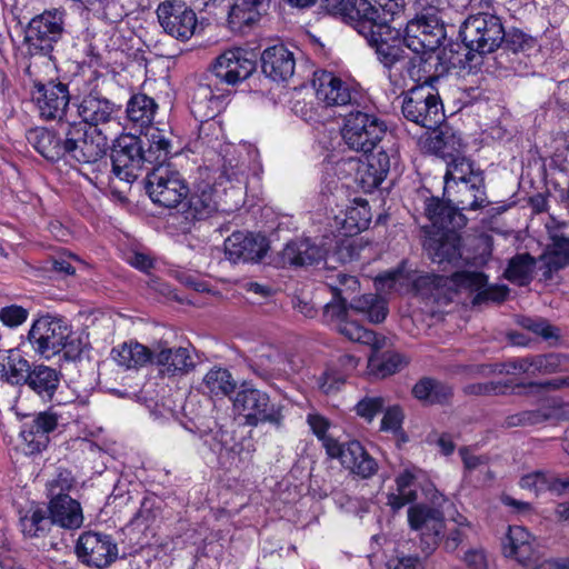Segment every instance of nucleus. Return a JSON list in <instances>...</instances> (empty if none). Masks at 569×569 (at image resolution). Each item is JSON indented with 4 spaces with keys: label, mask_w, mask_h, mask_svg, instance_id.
<instances>
[{
    "label": "nucleus",
    "mask_w": 569,
    "mask_h": 569,
    "mask_svg": "<svg viewBox=\"0 0 569 569\" xmlns=\"http://www.w3.org/2000/svg\"><path fill=\"white\" fill-rule=\"evenodd\" d=\"M377 6L371 4L372 13L362 17L360 34L368 39L370 46L376 49L379 61L387 70V76L395 87L403 84V70L411 77L419 73L418 59H410L403 53L400 43L399 30L388 23L401 9L399 0H376Z\"/></svg>",
    "instance_id": "obj_1"
},
{
    "label": "nucleus",
    "mask_w": 569,
    "mask_h": 569,
    "mask_svg": "<svg viewBox=\"0 0 569 569\" xmlns=\"http://www.w3.org/2000/svg\"><path fill=\"white\" fill-rule=\"evenodd\" d=\"M148 147L134 136H123L117 140L112 152V171L121 180H136L144 162L164 164L171 153L168 133L157 127H148L144 133Z\"/></svg>",
    "instance_id": "obj_2"
},
{
    "label": "nucleus",
    "mask_w": 569,
    "mask_h": 569,
    "mask_svg": "<svg viewBox=\"0 0 569 569\" xmlns=\"http://www.w3.org/2000/svg\"><path fill=\"white\" fill-rule=\"evenodd\" d=\"M199 124L196 148H220L221 169L217 183L222 186L223 181L243 183L247 178L248 162L256 157V150L250 146H233L221 143L223 138L222 126L216 118L197 119Z\"/></svg>",
    "instance_id": "obj_3"
},
{
    "label": "nucleus",
    "mask_w": 569,
    "mask_h": 569,
    "mask_svg": "<svg viewBox=\"0 0 569 569\" xmlns=\"http://www.w3.org/2000/svg\"><path fill=\"white\" fill-rule=\"evenodd\" d=\"M446 38V29L441 21L438 12L435 10H428L412 20H410L405 29L403 43L413 53L410 56L403 50V53L410 59H418L421 61L419 64V73L417 77H411L403 70V84L406 86V79L409 78L415 81H419L422 78V72H426L425 64L427 62V56L438 49L442 40ZM400 89V87H397Z\"/></svg>",
    "instance_id": "obj_4"
},
{
    "label": "nucleus",
    "mask_w": 569,
    "mask_h": 569,
    "mask_svg": "<svg viewBox=\"0 0 569 569\" xmlns=\"http://www.w3.org/2000/svg\"><path fill=\"white\" fill-rule=\"evenodd\" d=\"M66 156L81 163H94L108 149L107 136L100 129L87 128L82 122H63Z\"/></svg>",
    "instance_id": "obj_5"
},
{
    "label": "nucleus",
    "mask_w": 569,
    "mask_h": 569,
    "mask_svg": "<svg viewBox=\"0 0 569 569\" xmlns=\"http://www.w3.org/2000/svg\"><path fill=\"white\" fill-rule=\"evenodd\" d=\"M459 33L465 46L480 54L493 52L506 37L500 18L488 12L469 16Z\"/></svg>",
    "instance_id": "obj_6"
},
{
    "label": "nucleus",
    "mask_w": 569,
    "mask_h": 569,
    "mask_svg": "<svg viewBox=\"0 0 569 569\" xmlns=\"http://www.w3.org/2000/svg\"><path fill=\"white\" fill-rule=\"evenodd\" d=\"M386 129L376 114L357 110L345 117L341 136L349 149L368 153L381 141Z\"/></svg>",
    "instance_id": "obj_7"
},
{
    "label": "nucleus",
    "mask_w": 569,
    "mask_h": 569,
    "mask_svg": "<svg viewBox=\"0 0 569 569\" xmlns=\"http://www.w3.org/2000/svg\"><path fill=\"white\" fill-rule=\"evenodd\" d=\"M403 117L423 128L436 129L445 119L439 94L430 84L411 88L402 101Z\"/></svg>",
    "instance_id": "obj_8"
},
{
    "label": "nucleus",
    "mask_w": 569,
    "mask_h": 569,
    "mask_svg": "<svg viewBox=\"0 0 569 569\" xmlns=\"http://www.w3.org/2000/svg\"><path fill=\"white\" fill-rule=\"evenodd\" d=\"M64 12L60 9L46 10L33 17L26 30L24 46L31 56H47L63 32Z\"/></svg>",
    "instance_id": "obj_9"
},
{
    "label": "nucleus",
    "mask_w": 569,
    "mask_h": 569,
    "mask_svg": "<svg viewBox=\"0 0 569 569\" xmlns=\"http://www.w3.org/2000/svg\"><path fill=\"white\" fill-rule=\"evenodd\" d=\"M71 337L70 327L60 318L42 316L33 321L28 340L33 351L51 359L69 346Z\"/></svg>",
    "instance_id": "obj_10"
},
{
    "label": "nucleus",
    "mask_w": 569,
    "mask_h": 569,
    "mask_svg": "<svg viewBox=\"0 0 569 569\" xmlns=\"http://www.w3.org/2000/svg\"><path fill=\"white\" fill-rule=\"evenodd\" d=\"M147 192L154 203L176 208L189 193L180 172L170 163L158 164L147 177Z\"/></svg>",
    "instance_id": "obj_11"
},
{
    "label": "nucleus",
    "mask_w": 569,
    "mask_h": 569,
    "mask_svg": "<svg viewBox=\"0 0 569 569\" xmlns=\"http://www.w3.org/2000/svg\"><path fill=\"white\" fill-rule=\"evenodd\" d=\"M460 183L465 191L476 192L473 193V200H459L462 210H477L487 204L483 179L475 172L472 162L462 154L451 158L447 164L445 192L450 194L453 184Z\"/></svg>",
    "instance_id": "obj_12"
},
{
    "label": "nucleus",
    "mask_w": 569,
    "mask_h": 569,
    "mask_svg": "<svg viewBox=\"0 0 569 569\" xmlns=\"http://www.w3.org/2000/svg\"><path fill=\"white\" fill-rule=\"evenodd\" d=\"M233 409L243 416L248 426L269 422L277 428L282 425L281 407L271 403L269 396L256 388H242L233 398Z\"/></svg>",
    "instance_id": "obj_13"
},
{
    "label": "nucleus",
    "mask_w": 569,
    "mask_h": 569,
    "mask_svg": "<svg viewBox=\"0 0 569 569\" xmlns=\"http://www.w3.org/2000/svg\"><path fill=\"white\" fill-rule=\"evenodd\" d=\"M408 521L419 532L420 549L431 555L445 537L446 521L441 510L427 505H415L408 509Z\"/></svg>",
    "instance_id": "obj_14"
},
{
    "label": "nucleus",
    "mask_w": 569,
    "mask_h": 569,
    "mask_svg": "<svg viewBox=\"0 0 569 569\" xmlns=\"http://www.w3.org/2000/svg\"><path fill=\"white\" fill-rule=\"evenodd\" d=\"M254 54L240 47L229 48L211 64L213 74L228 84H236L249 78L256 70Z\"/></svg>",
    "instance_id": "obj_15"
},
{
    "label": "nucleus",
    "mask_w": 569,
    "mask_h": 569,
    "mask_svg": "<svg viewBox=\"0 0 569 569\" xmlns=\"http://www.w3.org/2000/svg\"><path fill=\"white\" fill-rule=\"evenodd\" d=\"M76 553L82 563L104 568L117 559L118 547L110 535L86 531L78 538Z\"/></svg>",
    "instance_id": "obj_16"
},
{
    "label": "nucleus",
    "mask_w": 569,
    "mask_h": 569,
    "mask_svg": "<svg viewBox=\"0 0 569 569\" xmlns=\"http://www.w3.org/2000/svg\"><path fill=\"white\" fill-rule=\"evenodd\" d=\"M327 455L330 458L338 459L343 468L363 479L372 477L378 470L376 459L357 440L348 442L329 441Z\"/></svg>",
    "instance_id": "obj_17"
},
{
    "label": "nucleus",
    "mask_w": 569,
    "mask_h": 569,
    "mask_svg": "<svg viewBox=\"0 0 569 569\" xmlns=\"http://www.w3.org/2000/svg\"><path fill=\"white\" fill-rule=\"evenodd\" d=\"M157 17L163 31L180 41L189 40L198 24L194 11L180 2L159 4Z\"/></svg>",
    "instance_id": "obj_18"
},
{
    "label": "nucleus",
    "mask_w": 569,
    "mask_h": 569,
    "mask_svg": "<svg viewBox=\"0 0 569 569\" xmlns=\"http://www.w3.org/2000/svg\"><path fill=\"white\" fill-rule=\"evenodd\" d=\"M32 101L42 119L61 123L70 102L68 87L61 82H37L32 90Z\"/></svg>",
    "instance_id": "obj_19"
},
{
    "label": "nucleus",
    "mask_w": 569,
    "mask_h": 569,
    "mask_svg": "<svg viewBox=\"0 0 569 569\" xmlns=\"http://www.w3.org/2000/svg\"><path fill=\"white\" fill-rule=\"evenodd\" d=\"M269 249L266 237L259 233L237 231L224 241V253L233 263L257 262Z\"/></svg>",
    "instance_id": "obj_20"
},
{
    "label": "nucleus",
    "mask_w": 569,
    "mask_h": 569,
    "mask_svg": "<svg viewBox=\"0 0 569 569\" xmlns=\"http://www.w3.org/2000/svg\"><path fill=\"white\" fill-rule=\"evenodd\" d=\"M451 282L457 290L476 292L472 303L480 305L487 301L501 302L509 292L506 286H488V277L478 271H460L453 273Z\"/></svg>",
    "instance_id": "obj_21"
},
{
    "label": "nucleus",
    "mask_w": 569,
    "mask_h": 569,
    "mask_svg": "<svg viewBox=\"0 0 569 569\" xmlns=\"http://www.w3.org/2000/svg\"><path fill=\"white\" fill-rule=\"evenodd\" d=\"M569 369V355L545 353L510 361L507 371L521 372L528 376H546L562 372Z\"/></svg>",
    "instance_id": "obj_22"
},
{
    "label": "nucleus",
    "mask_w": 569,
    "mask_h": 569,
    "mask_svg": "<svg viewBox=\"0 0 569 569\" xmlns=\"http://www.w3.org/2000/svg\"><path fill=\"white\" fill-rule=\"evenodd\" d=\"M317 100L325 106H346L355 100L353 88L332 72L316 73L313 80Z\"/></svg>",
    "instance_id": "obj_23"
},
{
    "label": "nucleus",
    "mask_w": 569,
    "mask_h": 569,
    "mask_svg": "<svg viewBox=\"0 0 569 569\" xmlns=\"http://www.w3.org/2000/svg\"><path fill=\"white\" fill-rule=\"evenodd\" d=\"M119 110L114 102L98 94L86 96L78 106L80 122L92 129L117 121Z\"/></svg>",
    "instance_id": "obj_24"
},
{
    "label": "nucleus",
    "mask_w": 569,
    "mask_h": 569,
    "mask_svg": "<svg viewBox=\"0 0 569 569\" xmlns=\"http://www.w3.org/2000/svg\"><path fill=\"white\" fill-rule=\"evenodd\" d=\"M423 248L429 258L439 264L457 263L461 259L460 237L450 228L427 237Z\"/></svg>",
    "instance_id": "obj_25"
},
{
    "label": "nucleus",
    "mask_w": 569,
    "mask_h": 569,
    "mask_svg": "<svg viewBox=\"0 0 569 569\" xmlns=\"http://www.w3.org/2000/svg\"><path fill=\"white\" fill-rule=\"evenodd\" d=\"M153 363L160 368L162 373L168 376L183 375L194 367V361L189 348H170L162 341L153 347Z\"/></svg>",
    "instance_id": "obj_26"
},
{
    "label": "nucleus",
    "mask_w": 569,
    "mask_h": 569,
    "mask_svg": "<svg viewBox=\"0 0 569 569\" xmlns=\"http://www.w3.org/2000/svg\"><path fill=\"white\" fill-rule=\"evenodd\" d=\"M293 53L283 44L267 48L261 54V68L266 77L273 81H286L295 73Z\"/></svg>",
    "instance_id": "obj_27"
},
{
    "label": "nucleus",
    "mask_w": 569,
    "mask_h": 569,
    "mask_svg": "<svg viewBox=\"0 0 569 569\" xmlns=\"http://www.w3.org/2000/svg\"><path fill=\"white\" fill-rule=\"evenodd\" d=\"M62 123L59 124L58 131L48 130L46 128H33L28 130V142L46 159L58 160L66 157L64 136L62 134Z\"/></svg>",
    "instance_id": "obj_28"
},
{
    "label": "nucleus",
    "mask_w": 569,
    "mask_h": 569,
    "mask_svg": "<svg viewBox=\"0 0 569 569\" xmlns=\"http://www.w3.org/2000/svg\"><path fill=\"white\" fill-rule=\"evenodd\" d=\"M321 8L328 14L351 23L359 33L362 17L373 14L368 0H321Z\"/></svg>",
    "instance_id": "obj_29"
},
{
    "label": "nucleus",
    "mask_w": 569,
    "mask_h": 569,
    "mask_svg": "<svg viewBox=\"0 0 569 569\" xmlns=\"http://www.w3.org/2000/svg\"><path fill=\"white\" fill-rule=\"evenodd\" d=\"M519 486L537 496L548 491L560 497L569 493V475L561 477L550 471H533L522 476Z\"/></svg>",
    "instance_id": "obj_30"
},
{
    "label": "nucleus",
    "mask_w": 569,
    "mask_h": 569,
    "mask_svg": "<svg viewBox=\"0 0 569 569\" xmlns=\"http://www.w3.org/2000/svg\"><path fill=\"white\" fill-rule=\"evenodd\" d=\"M327 257H329V250L325 244L319 246L310 239L291 241L282 250L283 261L293 266L319 263Z\"/></svg>",
    "instance_id": "obj_31"
},
{
    "label": "nucleus",
    "mask_w": 569,
    "mask_h": 569,
    "mask_svg": "<svg viewBox=\"0 0 569 569\" xmlns=\"http://www.w3.org/2000/svg\"><path fill=\"white\" fill-rule=\"evenodd\" d=\"M371 221L369 204L363 199H356L342 216H335V228L343 237L357 234L367 229Z\"/></svg>",
    "instance_id": "obj_32"
},
{
    "label": "nucleus",
    "mask_w": 569,
    "mask_h": 569,
    "mask_svg": "<svg viewBox=\"0 0 569 569\" xmlns=\"http://www.w3.org/2000/svg\"><path fill=\"white\" fill-rule=\"evenodd\" d=\"M503 553L527 565L535 560L533 538L525 527L510 526L502 542Z\"/></svg>",
    "instance_id": "obj_33"
},
{
    "label": "nucleus",
    "mask_w": 569,
    "mask_h": 569,
    "mask_svg": "<svg viewBox=\"0 0 569 569\" xmlns=\"http://www.w3.org/2000/svg\"><path fill=\"white\" fill-rule=\"evenodd\" d=\"M114 362L127 370H138L153 363V349L137 341L123 342L111 351Z\"/></svg>",
    "instance_id": "obj_34"
},
{
    "label": "nucleus",
    "mask_w": 569,
    "mask_h": 569,
    "mask_svg": "<svg viewBox=\"0 0 569 569\" xmlns=\"http://www.w3.org/2000/svg\"><path fill=\"white\" fill-rule=\"evenodd\" d=\"M50 519L66 529H77L83 522V515L80 503L71 497L50 498Z\"/></svg>",
    "instance_id": "obj_35"
},
{
    "label": "nucleus",
    "mask_w": 569,
    "mask_h": 569,
    "mask_svg": "<svg viewBox=\"0 0 569 569\" xmlns=\"http://www.w3.org/2000/svg\"><path fill=\"white\" fill-rule=\"evenodd\" d=\"M31 366L18 349L0 352V379L13 386L24 385Z\"/></svg>",
    "instance_id": "obj_36"
},
{
    "label": "nucleus",
    "mask_w": 569,
    "mask_h": 569,
    "mask_svg": "<svg viewBox=\"0 0 569 569\" xmlns=\"http://www.w3.org/2000/svg\"><path fill=\"white\" fill-rule=\"evenodd\" d=\"M223 108V97L213 91L211 86L200 83L194 89L190 110L196 119L216 118Z\"/></svg>",
    "instance_id": "obj_37"
},
{
    "label": "nucleus",
    "mask_w": 569,
    "mask_h": 569,
    "mask_svg": "<svg viewBox=\"0 0 569 569\" xmlns=\"http://www.w3.org/2000/svg\"><path fill=\"white\" fill-rule=\"evenodd\" d=\"M60 383L59 372L49 366L37 365L29 371L24 385L34 391L41 399L50 401Z\"/></svg>",
    "instance_id": "obj_38"
},
{
    "label": "nucleus",
    "mask_w": 569,
    "mask_h": 569,
    "mask_svg": "<svg viewBox=\"0 0 569 569\" xmlns=\"http://www.w3.org/2000/svg\"><path fill=\"white\" fill-rule=\"evenodd\" d=\"M261 0H236L229 11L228 22L231 30L244 33L261 17Z\"/></svg>",
    "instance_id": "obj_39"
},
{
    "label": "nucleus",
    "mask_w": 569,
    "mask_h": 569,
    "mask_svg": "<svg viewBox=\"0 0 569 569\" xmlns=\"http://www.w3.org/2000/svg\"><path fill=\"white\" fill-rule=\"evenodd\" d=\"M428 147L440 157L449 159L462 154L465 150L460 133L448 127L433 131L428 139Z\"/></svg>",
    "instance_id": "obj_40"
},
{
    "label": "nucleus",
    "mask_w": 569,
    "mask_h": 569,
    "mask_svg": "<svg viewBox=\"0 0 569 569\" xmlns=\"http://www.w3.org/2000/svg\"><path fill=\"white\" fill-rule=\"evenodd\" d=\"M236 381L229 370L221 367L211 368L203 377L201 389L216 398H223L236 389Z\"/></svg>",
    "instance_id": "obj_41"
},
{
    "label": "nucleus",
    "mask_w": 569,
    "mask_h": 569,
    "mask_svg": "<svg viewBox=\"0 0 569 569\" xmlns=\"http://www.w3.org/2000/svg\"><path fill=\"white\" fill-rule=\"evenodd\" d=\"M217 190L210 184L199 187L191 196L187 210V218L202 220L210 217L218 209Z\"/></svg>",
    "instance_id": "obj_42"
},
{
    "label": "nucleus",
    "mask_w": 569,
    "mask_h": 569,
    "mask_svg": "<svg viewBox=\"0 0 569 569\" xmlns=\"http://www.w3.org/2000/svg\"><path fill=\"white\" fill-rule=\"evenodd\" d=\"M158 104L156 101L144 94H133L127 103V117L128 119L138 124L141 128L151 127V122L157 112Z\"/></svg>",
    "instance_id": "obj_43"
},
{
    "label": "nucleus",
    "mask_w": 569,
    "mask_h": 569,
    "mask_svg": "<svg viewBox=\"0 0 569 569\" xmlns=\"http://www.w3.org/2000/svg\"><path fill=\"white\" fill-rule=\"evenodd\" d=\"M552 249L548 256V266L559 269L569 263V223L561 222L550 230Z\"/></svg>",
    "instance_id": "obj_44"
},
{
    "label": "nucleus",
    "mask_w": 569,
    "mask_h": 569,
    "mask_svg": "<svg viewBox=\"0 0 569 569\" xmlns=\"http://www.w3.org/2000/svg\"><path fill=\"white\" fill-rule=\"evenodd\" d=\"M349 308L358 313L363 315L373 323L383 321L387 317L386 301L372 293L363 295L349 299Z\"/></svg>",
    "instance_id": "obj_45"
},
{
    "label": "nucleus",
    "mask_w": 569,
    "mask_h": 569,
    "mask_svg": "<svg viewBox=\"0 0 569 569\" xmlns=\"http://www.w3.org/2000/svg\"><path fill=\"white\" fill-rule=\"evenodd\" d=\"M406 363L407 360L400 353L378 355V351L372 349V355L368 359V371L376 378H386L399 371Z\"/></svg>",
    "instance_id": "obj_46"
},
{
    "label": "nucleus",
    "mask_w": 569,
    "mask_h": 569,
    "mask_svg": "<svg viewBox=\"0 0 569 569\" xmlns=\"http://www.w3.org/2000/svg\"><path fill=\"white\" fill-rule=\"evenodd\" d=\"M425 214L437 231L456 227L453 220L458 217L456 209L439 198L431 197L425 202Z\"/></svg>",
    "instance_id": "obj_47"
},
{
    "label": "nucleus",
    "mask_w": 569,
    "mask_h": 569,
    "mask_svg": "<svg viewBox=\"0 0 569 569\" xmlns=\"http://www.w3.org/2000/svg\"><path fill=\"white\" fill-rule=\"evenodd\" d=\"M325 283L335 298L342 300L351 299L360 287L356 276L348 274L341 270H329L325 277Z\"/></svg>",
    "instance_id": "obj_48"
},
{
    "label": "nucleus",
    "mask_w": 569,
    "mask_h": 569,
    "mask_svg": "<svg viewBox=\"0 0 569 569\" xmlns=\"http://www.w3.org/2000/svg\"><path fill=\"white\" fill-rule=\"evenodd\" d=\"M416 471L406 469L396 478L397 491L388 495V505L398 510L416 499Z\"/></svg>",
    "instance_id": "obj_49"
},
{
    "label": "nucleus",
    "mask_w": 569,
    "mask_h": 569,
    "mask_svg": "<svg viewBox=\"0 0 569 569\" xmlns=\"http://www.w3.org/2000/svg\"><path fill=\"white\" fill-rule=\"evenodd\" d=\"M337 330L349 340L368 345L376 351H379L386 345L385 337H377L373 331L349 319L342 321Z\"/></svg>",
    "instance_id": "obj_50"
},
{
    "label": "nucleus",
    "mask_w": 569,
    "mask_h": 569,
    "mask_svg": "<svg viewBox=\"0 0 569 569\" xmlns=\"http://www.w3.org/2000/svg\"><path fill=\"white\" fill-rule=\"evenodd\" d=\"M412 392L419 400H425L430 403H441L447 401L452 396V389L430 378H423L418 381Z\"/></svg>",
    "instance_id": "obj_51"
},
{
    "label": "nucleus",
    "mask_w": 569,
    "mask_h": 569,
    "mask_svg": "<svg viewBox=\"0 0 569 569\" xmlns=\"http://www.w3.org/2000/svg\"><path fill=\"white\" fill-rule=\"evenodd\" d=\"M535 260L528 253H521L510 259L505 277L518 286H526L532 279Z\"/></svg>",
    "instance_id": "obj_52"
},
{
    "label": "nucleus",
    "mask_w": 569,
    "mask_h": 569,
    "mask_svg": "<svg viewBox=\"0 0 569 569\" xmlns=\"http://www.w3.org/2000/svg\"><path fill=\"white\" fill-rule=\"evenodd\" d=\"M50 522L51 520L46 517L44 511L38 507L31 509L20 519V526L23 535L31 538L39 537L44 532Z\"/></svg>",
    "instance_id": "obj_53"
},
{
    "label": "nucleus",
    "mask_w": 569,
    "mask_h": 569,
    "mask_svg": "<svg viewBox=\"0 0 569 569\" xmlns=\"http://www.w3.org/2000/svg\"><path fill=\"white\" fill-rule=\"evenodd\" d=\"M77 485L71 471L59 469L53 479L48 482V495L50 498L70 497L69 492H72Z\"/></svg>",
    "instance_id": "obj_54"
},
{
    "label": "nucleus",
    "mask_w": 569,
    "mask_h": 569,
    "mask_svg": "<svg viewBox=\"0 0 569 569\" xmlns=\"http://www.w3.org/2000/svg\"><path fill=\"white\" fill-rule=\"evenodd\" d=\"M20 436L27 447V452L30 455L42 451L49 442V437L30 423L23 426Z\"/></svg>",
    "instance_id": "obj_55"
},
{
    "label": "nucleus",
    "mask_w": 569,
    "mask_h": 569,
    "mask_svg": "<svg viewBox=\"0 0 569 569\" xmlns=\"http://www.w3.org/2000/svg\"><path fill=\"white\" fill-rule=\"evenodd\" d=\"M390 169V158L387 152L380 151L368 158V170L372 176V183L380 184Z\"/></svg>",
    "instance_id": "obj_56"
},
{
    "label": "nucleus",
    "mask_w": 569,
    "mask_h": 569,
    "mask_svg": "<svg viewBox=\"0 0 569 569\" xmlns=\"http://www.w3.org/2000/svg\"><path fill=\"white\" fill-rule=\"evenodd\" d=\"M348 301L349 300L338 299L332 296V300L323 307L325 321L328 323H335L336 328H338L342 321L348 319Z\"/></svg>",
    "instance_id": "obj_57"
},
{
    "label": "nucleus",
    "mask_w": 569,
    "mask_h": 569,
    "mask_svg": "<svg viewBox=\"0 0 569 569\" xmlns=\"http://www.w3.org/2000/svg\"><path fill=\"white\" fill-rule=\"evenodd\" d=\"M408 277L405 276L403 271L400 269L387 271L385 273L379 274L376 280V287L380 290H395L401 291L402 288L408 282Z\"/></svg>",
    "instance_id": "obj_58"
},
{
    "label": "nucleus",
    "mask_w": 569,
    "mask_h": 569,
    "mask_svg": "<svg viewBox=\"0 0 569 569\" xmlns=\"http://www.w3.org/2000/svg\"><path fill=\"white\" fill-rule=\"evenodd\" d=\"M520 325L546 340L559 337V330L543 319L528 317L521 319Z\"/></svg>",
    "instance_id": "obj_59"
},
{
    "label": "nucleus",
    "mask_w": 569,
    "mask_h": 569,
    "mask_svg": "<svg viewBox=\"0 0 569 569\" xmlns=\"http://www.w3.org/2000/svg\"><path fill=\"white\" fill-rule=\"evenodd\" d=\"M160 511L161 501L154 496L146 497L141 501L140 509L136 515V521L146 525L151 523L160 516Z\"/></svg>",
    "instance_id": "obj_60"
},
{
    "label": "nucleus",
    "mask_w": 569,
    "mask_h": 569,
    "mask_svg": "<svg viewBox=\"0 0 569 569\" xmlns=\"http://www.w3.org/2000/svg\"><path fill=\"white\" fill-rule=\"evenodd\" d=\"M103 11V17L110 22H118L127 16V9L122 0H93L92 6Z\"/></svg>",
    "instance_id": "obj_61"
},
{
    "label": "nucleus",
    "mask_w": 569,
    "mask_h": 569,
    "mask_svg": "<svg viewBox=\"0 0 569 569\" xmlns=\"http://www.w3.org/2000/svg\"><path fill=\"white\" fill-rule=\"evenodd\" d=\"M548 415L540 410H529L520 413L511 415L506 419L507 427L533 426L546 421Z\"/></svg>",
    "instance_id": "obj_62"
},
{
    "label": "nucleus",
    "mask_w": 569,
    "mask_h": 569,
    "mask_svg": "<svg viewBox=\"0 0 569 569\" xmlns=\"http://www.w3.org/2000/svg\"><path fill=\"white\" fill-rule=\"evenodd\" d=\"M506 49L513 53L522 52L535 47V39L520 30H512L505 37Z\"/></svg>",
    "instance_id": "obj_63"
},
{
    "label": "nucleus",
    "mask_w": 569,
    "mask_h": 569,
    "mask_svg": "<svg viewBox=\"0 0 569 569\" xmlns=\"http://www.w3.org/2000/svg\"><path fill=\"white\" fill-rule=\"evenodd\" d=\"M28 310L17 306L11 305L0 309V320L1 322L10 328L18 327L22 325L28 319Z\"/></svg>",
    "instance_id": "obj_64"
}]
</instances>
